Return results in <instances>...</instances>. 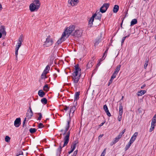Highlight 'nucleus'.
Wrapping results in <instances>:
<instances>
[{"label": "nucleus", "mask_w": 156, "mask_h": 156, "mask_svg": "<svg viewBox=\"0 0 156 156\" xmlns=\"http://www.w3.org/2000/svg\"><path fill=\"white\" fill-rule=\"evenodd\" d=\"M75 71L72 73V80L74 85L77 86V83H78L80 78V74H79V72L80 71L81 69L79 67L78 64L75 66Z\"/></svg>", "instance_id": "nucleus-1"}, {"label": "nucleus", "mask_w": 156, "mask_h": 156, "mask_svg": "<svg viewBox=\"0 0 156 156\" xmlns=\"http://www.w3.org/2000/svg\"><path fill=\"white\" fill-rule=\"evenodd\" d=\"M100 11H96L95 13L94 14L91 16L88 22V26L89 27H92L94 18H95V19L98 20L99 21L101 20L102 14L100 13Z\"/></svg>", "instance_id": "nucleus-2"}, {"label": "nucleus", "mask_w": 156, "mask_h": 156, "mask_svg": "<svg viewBox=\"0 0 156 156\" xmlns=\"http://www.w3.org/2000/svg\"><path fill=\"white\" fill-rule=\"evenodd\" d=\"M54 43L53 39L50 35H48L46 38V40L44 42V47H47L51 46Z\"/></svg>", "instance_id": "nucleus-3"}, {"label": "nucleus", "mask_w": 156, "mask_h": 156, "mask_svg": "<svg viewBox=\"0 0 156 156\" xmlns=\"http://www.w3.org/2000/svg\"><path fill=\"white\" fill-rule=\"evenodd\" d=\"M75 27L74 25H71L67 27L62 34H65V36L67 38L74 30Z\"/></svg>", "instance_id": "nucleus-4"}, {"label": "nucleus", "mask_w": 156, "mask_h": 156, "mask_svg": "<svg viewBox=\"0 0 156 156\" xmlns=\"http://www.w3.org/2000/svg\"><path fill=\"white\" fill-rule=\"evenodd\" d=\"M70 133V131H69L67 132V134L65 136L64 139V144L62 147H64L65 146H66L68 144L69 141Z\"/></svg>", "instance_id": "nucleus-5"}, {"label": "nucleus", "mask_w": 156, "mask_h": 156, "mask_svg": "<svg viewBox=\"0 0 156 156\" xmlns=\"http://www.w3.org/2000/svg\"><path fill=\"white\" fill-rule=\"evenodd\" d=\"M109 6V4L108 3H104L101 7L100 11L102 13L105 12Z\"/></svg>", "instance_id": "nucleus-6"}, {"label": "nucleus", "mask_w": 156, "mask_h": 156, "mask_svg": "<svg viewBox=\"0 0 156 156\" xmlns=\"http://www.w3.org/2000/svg\"><path fill=\"white\" fill-rule=\"evenodd\" d=\"M66 38V37L65 36V34H62L61 37L55 43V46H58L59 44H61L62 42L64 41Z\"/></svg>", "instance_id": "nucleus-7"}, {"label": "nucleus", "mask_w": 156, "mask_h": 156, "mask_svg": "<svg viewBox=\"0 0 156 156\" xmlns=\"http://www.w3.org/2000/svg\"><path fill=\"white\" fill-rule=\"evenodd\" d=\"M82 34V31L81 30H75V32L72 34V35L77 37H81Z\"/></svg>", "instance_id": "nucleus-8"}, {"label": "nucleus", "mask_w": 156, "mask_h": 156, "mask_svg": "<svg viewBox=\"0 0 156 156\" xmlns=\"http://www.w3.org/2000/svg\"><path fill=\"white\" fill-rule=\"evenodd\" d=\"M30 10L31 12L37 11L39 7L34 5L33 4H30L29 6Z\"/></svg>", "instance_id": "nucleus-9"}, {"label": "nucleus", "mask_w": 156, "mask_h": 156, "mask_svg": "<svg viewBox=\"0 0 156 156\" xmlns=\"http://www.w3.org/2000/svg\"><path fill=\"white\" fill-rule=\"evenodd\" d=\"M21 124V119L20 118H16L14 122V126L16 127H19Z\"/></svg>", "instance_id": "nucleus-10"}, {"label": "nucleus", "mask_w": 156, "mask_h": 156, "mask_svg": "<svg viewBox=\"0 0 156 156\" xmlns=\"http://www.w3.org/2000/svg\"><path fill=\"white\" fill-rule=\"evenodd\" d=\"M67 124L66 125L65 128V129L64 131V133L63 134V135H65L66 134V133H67V131L69 129V125L71 123V120H70V119H68L67 121Z\"/></svg>", "instance_id": "nucleus-11"}, {"label": "nucleus", "mask_w": 156, "mask_h": 156, "mask_svg": "<svg viewBox=\"0 0 156 156\" xmlns=\"http://www.w3.org/2000/svg\"><path fill=\"white\" fill-rule=\"evenodd\" d=\"M68 2L71 5L73 6L76 5L78 3L79 1L78 0H69Z\"/></svg>", "instance_id": "nucleus-12"}, {"label": "nucleus", "mask_w": 156, "mask_h": 156, "mask_svg": "<svg viewBox=\"0 0 156 156\" xmlns=\"http://www.w3.org/2000/svg\"><path fill=\"white\" fill-rule=\"evenodd\" d=\"M0 32L3 34V35H6V32L5 31V27L3 25H1L0 27Z\"/></svg>", "instance_id": "nucleus-13"}, {"label": "nucleus", "mask_w": 156, "mask_h": 156, "mask_svg": "<svg viewBox=\"0 0 156 156\" xmlns=\"http://www.w3.org/2000/svg\"><path fill=\"white\" fill-rule=\"evenodd\" d=\"M103 109L108 116L110 117L111 116V114L108 110V107L106 105H104Z\"/></svg>", "instance_id": "nucleus-14"}, {"label": "nucleus", "mask_w": 156, "mask_h": 156, "mask_svg": "<svg viewBox=\"0 0 156 156\" xmlns=\"http://www.w3.org/2000/svg\"><path fill=\"white\" fill-rule=\"evenodd\" d=\"M31 4H33L34 5L38 6L39 8L41 5L39 0H34L33 3Z\"/></svg>", "instance_id": "nucleus-15"}, {"label": "nucleus", "mask_w": 156, "mask_h": 156, "mask_svg": "<svg viewBox=\"0 0 156 156\" xmlns=\"http://www.w3.org/2000/svg\"><path fill=\"white\" fill-rule=\"evenodd\" d=\"M80 92H76L74 95V102H75L76 101H77L79 98Z\"/></svg>", "instance_id": "nucleus-16"}, {"label": "nucleus", "mask_w": 156, "mask_h": 156, "mask_svg": "<svg viewBox=\"0 0 156 156\" xmlns=\"http://www.w3.org/2000/svg\"><path fill=\"white\" fill-rule=\"evenodd\" d=\"M76 108H75V106H71L70 107V109L69 110V115L71 113H72L73 115V113L75 110L76 109Z\"/></svg>", "instance_id": "nucleus-17"}, {"label": "nucleus", "mask_w": 156, "mask_h": 156, "mask_svg": "<svg viewBox=\"0 0 156 156\" xmlns=\"http://www.w3.org/2000/svg\"><path fill=\"white\" fill-rule=\"evenodd\" d=\"M146 92V91L145 90H141L138 91L136 94L138 96H141L144 94Z\"/></svg>", "instance_id": "nucleus-18"}, {"label": "nucleus", "mask_w": 156, "mask_h": 156, "mask_svg": "<svg viewBox=\"0 0 156 156\" xmlns=\"http://www.w3.org/2000/svg\"><path fill=\"white\" fill-rule=\"evenodd\" d=\"M38 94L40 97L42 98L44 96L45 93L42 90H40L38 91Z\"/></svg>", "instance_id": "nucleus-19"}, {"label": "nucleus", "mask_w": 156, "mask_h": 156, "mask_svg": "<svg viewBox=\"0 0 156 156\" xmlns=\"http://www.w3.org/2000/svg\"><path fill=\"white\" fill-rule=\"evenodd\" d=\"M119 9V6L118 5H115L113 8V11L114 13H116Z\"/></svg>", "instance_id": "nucleus-20"}, {"label": "nucleus", "mask_w": 156, "mask_h": 156, "mask_svg": "<svg viewBox=\"0 0 156 156\" xmlns=\"http://www.w3.org/2000/svg\"><path fill=\"white\" fill-rule=\"evenodd\" d=\"M94 65V62L91 61H90L87 64V69H89L91 67Z\"/></svg>", "instance_id": "nucleus-21"}, {"label": "nucleus", "mask_w": 156, "mask_h": 156, "mask_svg": "<svg viewBox=\"0 0 156 156\" xmlns=\"http://www.w3.org/2000/svg\"><path fill=\"white\" fill-rule=\"evenodd\" d=\"M50 69V67L48 65L46 67L45 69H44L43 72L44 74H46L49 72Z\"/></svg>", "instance_id": "nucleus-22"}, {"label": "nucleus", "mask_w": 156, "mask_h": 156, "mask_svg": "<svg viewBox=\"0 0 156 156\" xmlns=\"http://www.w3.org/2000/svg\"><path fill=\"white\" fill-rule=\"evenodd\" d=\"M101 42V38L100 37H98L95 40L94 43V46H97L99 43Z\"/></svg>", "instance_id": "nucleus-23"}, {"label": "nucleus", "mask_w": 156, "mask_h": 156, "mask_svg": "<svg viewBox=\"0 0 156 156\" xmlns=\"http://www.w3.org/2000/svg\"><path fill=\"white\" fill-rule=\"evenodd\" d=\"M62 147H61V146L60 145L59 147L58 148L57 150V155H58V156H60V154Z\"/></svg>", "instance_id": "nucleus-24"}, {"label": "nucleus", "mask_w": 156, "mask_h": 156, "mask_svg": "<svg viewBox=\"0 0 156 156\" xmlns=\"http://www.w3.org/2000/svg\"><path fill=\"white\" fill-rule=\"evenodd\" d=\"M123 114V106L121 103L120 104L119 106V114L122 115Z\"/></svg>", "instance_id": "nucleus-25"}, {"label": "nucleus", "mask_w": 156, "mask_h": 156, "mask_svg": "<svg viewBox=\"0 0 156 156\" xmlns=\"http://www.w3.org/2000/svg\"><path fill=\"white\" fill-rule=\"evenodd\" d=\"M137 23V19H133L132 20L131 22L130 26H133L134 25L136 24Z\"/></svg>", "instance_id": "nucleus-26"}, {"label": "nucleus", "mask_w": 156, "mask_h": 156, "mask_svg": "<svg viewBox=\"0 0 156 156\" xmlns=\"http://www.w3.org/2000/svg\"><path fill=\"white\" fill-rule=\"evenodd\" d=\"M121 66L120 65H119L117 66L115 70V71L114 72V73L118 74L120 69Z\"/></svg>", "instance_id": "nucleus-27"}, {"label": "nucleus", "mask_w": 156, "mask_h": 156, "mask_svg": "<svg viewBox=\"0 0 156 156\" xmlns=\"http://www.w3.org/2000/svg\"><path fill=\"white\" fill-rule=\"evenodd\" d=\"M41 103L44 105L46 104L47 103V100L46 98H43L41 100Z\"/></svg>", "instance_id": "nucleus-28"}, {"label": "nucleus", "mask_w": 156, "mask_h": 156, "mask_svg": "<svg viewBox=\"0 0 156 156\" xmlns=\"http://www.w3.org/2000/svg\"><path fill=\"white\" fill-rule=\"evenodd\" d=\"M78 141L77 140L73 142V144L71 146L72 147L74 148L75 149L76 146V144L78 143Z\"/></svg>", "instance_id": "nucleus-29"}, {"label": "nucleus", "mask_w": 156, "mask_h": 156, "mask_svg": "<svg viewBox=\"0 0 156 156\" xmlns=\"http://www.w3.org/2000/svg\"><path fill=\"white\" fill-rule=\"evenodd\" d=\"M33 115V113H30V112H28V111L26 114V116L28 117V118H30Z\"/></svg>", "instance_id": "nucleus-30"}, {"label": "nucleus", "mask_w": 156, "mask_h": 156, "mask_svg": "<svg viewBox=\"0 0 156 156\" xmlns=\"http://www.w3.org/2000/svg\"><path fill=\"white\" fill-rule=\"evenodd\" d=\"M30 132L31 133H34L36 132L37 131V129L34 128H31L29 130Z\"/></svg>", "instance_id": "nucleus-31"}, {"label": "nucleus", "mask_w": 156, "mask_h": 156, "mask_svg": "<svg viewBox=\"0 0 156 156\" xmlns=\"http://www.w3.org/2000/svg\"><path fill=\"white\" fill-rule=\"evenodd\" d=\"M149 60L148 58L146 59L145 62V63L144 64V68L145 69H146V68H147V67L148 65V62H149Z\"/></svg>", "instance_id": "nucleus-32"}, {"label": "nucleus", "mask_w": 156, "mask_h": 156, "mask_svg": "<svg viewBox=\"0 0 156 156\" xmlns=\"http://www.w3.org/2000/svg\"><path fill=\"white\" fill-rule=\"evenodd\" d=\"M49 89L48 84H46L43 87V90L45 91H48Z\"/></svg>", "instance_id": "nucleus-33"}, {"label": "nucleus", "mask_w": 156, "mask_h": 156, "mask_svg": "<svg viewBox=\"0 0 156 156\" xmlns=\"http://www.w3.org/2000/svg\"><path fill=\"white\" fill-rule=\"evenodd\" d=\"M129 35H130V34H129L128 35L126 36L125 37H123L122 38V41H121L122 45L123 44L126 38L128 37H129Z\"/></svg>", "instance_id": "nucleus-34"}, {"label": "nucleus", "mask_w": 156, "mask_h": 156, "mask_svg": "<svg viewBox=\"0 0 156 156\" xmlns=\"http://www.w3.org/2000/svg\"><path fill=\"white\" fill-rule=\"evenodd\" d=\"M108 48H109L107 47V48L106 50H105V52L103 54V58L104 57H105V58L106 57L108 53Z\"/></svg>", "instance_id": "nucleus-35"}, {"label": "nucleus", "mask_w": 156, "mask_h": 156, "mask_svg": "<svg viewBox=\"0 0 156 156\" xmlns=\"http://www.w3.org/2000/svg\"><path fill=\"white\" fill-rule=\"evenodd\" d=\"M117 74L114 72L111 77V79L113 80L116 77V76L117 75Z\"/></svg>", "instance_id": "nucleus-36"}, {"label": "nucleus", "mask_w": 156, "mask_h": 156, "mask_svg": "<svg viewBox=\"0 0 156 156\" xmlns=\"http://www.w3.org/2000/svg\"><path fill=\"white\" fill-rule=\"evenodd\" d=\"M10 138L8 136H6L5 138V141L7 142H9L10 141Z\"/></svg>", "instance_id": "nucleus-37"}, {"label": "nucleus", "mask_w": 156, "mask_h": 156, "mask_svg": "<svg viewBox=\"0 0 156 156\" xmlns=\"http://www.w3.org/2000/svg\"><path fill=\"white\" fill-rule=\"evenodd\" d=\"M22 43H21L18 42L17 45L16 46V49H19L20 47L21 46Z\"/></svg>", "instance_id": "nucleus-38"}, {"label": "nucleus", "mask_w": 156, "mask_h": 156, "mask_svg": "<svg viewBox=\"0 0 156 156\" xmlns=\"http://www.w3.org/2000/svg\"><path fill=\"white\" fill-rule=\"evenodd\" d=\"M152 122L156 123V114L153 117Z\"/></svg>", "instance_id": "nucleus-39"}, {"label": "nucleus", "mask_w": 156, "mask_h": 156, "mask_svg": "<svg viewBox=\"0 0 156 156\" xmlns=\"http://www.w3.org/2000/svg\"><path fill=\"white\" fill-rule=\"evenodd\" d=\"M106 148H105L103 151L101 153V154L100 156H105V153H106Z\"/></svg>", "instance_id": "nucleus-40"}, {"label": "nucleus", "mask_w": 156, "mask_h": 156, "mask_svg": "<svg viewBox=\"0 0 156 156\" xmlns=\"http://www.w3.org/2000/svg\"><path fill=\"white\" fill-rule=\"evenodd\" d=\"M119 139L118 138L116 137L114 139L113 141V144H115L116 143H117L118 141H119Z\"/></svg>", "instance_id": "nucleus-41"}, {"label": "nucleus", "mask_w": 156, "mask_h": 156, "mask_svg": "<svg viewBox=\"0 0 156 156\" xmlns=\"http://www.w3.org/2000/svg\"><path fill=\"white\" fill-rule=\"evenodd\" d=\"M37 114L39 115V117L38 118V120H41L42 118V114L41 113H38Z\"/></svg>", "instance_id": "nucleus-42"}, {"label": "nucleus", "mask_w": 156, "mask_h": 156, "mask_svg": "<svg viewBox=\"0 0 156 156\" xmlns=\"http://www.w3.org/2000/svg\"><path fill=\"white\" fill-rule=\"evenodd\" d=\"M130 146H131V145L128 144L126 146V147H125V151H126L127 150H128L129 149V148L130 147Z\"/></svg>", "instance_id": "nucleus-43"}, {"label": "nucleus", "mask_w": 156, "mask_h": 156, "mask_svg": "<svg viewBox=\"0 0 156 156\" xmlns=\"http://www.w3.org/2000/svg\"><path fill=\"white\" fill-rule=\"evenodd\" d=\"M122 114H119V115L118 116V120L119 121H120L122 120Z\"/></svg>", "instance_id": "nucleus-44"}, {"label": "nucleus", "mask_w": 156, "mask_h": 156, "mask_svg": "<svg viewBox=\"0 0 156 156\" xmlns=\"http://www.w3.org/2000/svg\"><path fill=\"white\" fill-rule=\"evenodd\" d=\"M16 51H15V55L16 57V59L17 60V55L18 54V49H15Z\"/></svg>", "instance_id": "nucleus-45"}, {"label": "nucleus", "mask_w": 156, "mask_h": 156, "mask_svg": "<svg viewBox=\"0 0 156 156\" xmlns=\"http://www.w3.org/2000/svg\"><path fill=\"white\" fill-rule=\"evenodd\" d=\"M23 41L22 37L21 36L19 38L18 42L19 43H22V42Z\"/></svg>", "instance_id": "nucleus-46"}, {"label": "nucleus", "mask_w": 156, "mask_h": 156, "mask_svg": "<svg viewBox=\"0 0 156 156\" xmlns=\"http://www.w3.org/2000/svg\"><path fill=\"white\" fill-rule=\"evenodd\" d=\"M138 132H136L134 133L133 134V136H132V137H133L134 138H135V139H136L137 136H138Z\"/></svg>", "instance_id": "nucleus-47"}, {"label": "nucleus", "mask_w": 156, "mask_h": 156, "mask_svg": "<svg viewBox=\"0 0 156 156\" xmlns=\"http://www.w3.org/2000/svg\"><path fill=\"white\" fill-rule=\"evenodd\" d=\"M44 126L43 125V124L42 123H40L38 126V127L39 128H41L43 127Z\"/></svg>", "instance_id": "nucleus-48"}, {"label": "nucleus", "mask_w": 156, "mask_h": 156, "mask_svg": "<svg viewBox=\"0 0 156 156\" xmlns=\"http://www.w3.org/2000/svg\"><path fill=\"white\" fill-rule=\"evenodd\" d=\"M78 151L77 150L75 151L73 153V154L72 155L73 156H76V155L77 154Z\"/></svg>", "instance_id": "nucleus-49"}, {"label": "nucleus", "mask_w": 156, "mask_h": 156, "mask_svg": "<svg viewBox=\"0 0 156 156\" xmlns=\"http://www.w3.org/2000/svg\"><path fill=\"white\" fill-rule=\"evenodd\" d=\"M69 108V106H65L64 108V110L65 111H66L68 110Z\"/></svg>", "instance_id": "nucleus-50"}, {"label": "nucleus", "mask_w": 156, "mask_h": 156, "mask_svg": "<svg viewBox=\"0 0 156 156\" xmlns=\"http://www.w3.org/2000/svg\"><path fill=\"white\" fill-rule=\"evenodd\" d=\"M113 80H112V79H110V80L109 82H108V86H109L111 84V83H112V81H113Z\"/></svg>", "instance_id": "nucleus-51"}, {"label": "nucleus", "mask_w": 156, "mask_h": 156, "mask_svg": "<svg viewBox=\"0 0 156 156\" xmlns=\"http://www.w3.org/2000/svg\"><path fill=\"white\" fill-rule=\"evenodd\" d=\"M26 119H27L26 118H25L24 119V120L23 122V127H24V126H25V122L26 120Z\"/></svg>", "instance_id": "nucleus-52"}, {"label": "nucleus", "mask_w": 156, "mask_h": 156, "mask_svg": "<svg viewBox=\"0 0 156 156\" xmlns=\"http://www.w3.org/2000/svg\"><path fill=\"white\" fill-rule=\"evenodd\" d=\"M154 128V127L153 126V127L151 126V128L149 129V132H151L153 130Z\"/></svg>", "instance_id": "nucleus-53"}, {"label": "nucleus", "mask_w": 156, "mask_h": 156, "mask_svg": "<svg viewBox=\"0 0 156 156\" xmlns=\"http://www.w3.org/2000/svg\"><path fill=\"white\" fill-rule=\"evenodd\" d=\"M53 79L54 80H55V78H56V77H57V74L56 73H54L53 75Z\"/></svg>", "instance_id": "nucleus-54"}, {"label": "nucleus", "mask_w": 156, "mask_h": 156, "mask_svg": "<svg viewBox=\"0 0 156 156\" xmlns=\"http://www.w3.org/2000/svg\"><path fill=\"white\" fill-rule=\"evenodd\" d=\"M155 123H154V122H151V126H152V127L153 126L154 127H155V126H156V125L155 124Z\"/></svg>", "instance_id": "nucleus-55"}, {"label": "nucleus", "mask_w": 156, "mask_h": 156, "mask_svg": "<svg viewBox=\"0 0 156 156\" xmlns=\"http://www.w3.org/2000/svg\"><path fill=\"white\" fill-rule=\"evenodd\" d=\"M136 139H135V138H134L133 137H132L130 139L133 142Z\"/></svg>", "instance_id": "nucleus-56"}, {"label": "nucleus", "mask_w": 156, "mask_h": 156, "mask_svg": "<svg viewBox=\"0 0 156 156\" xmlns=\"http://www.w3.org/2000/svg\"><path fill=\"white\" fill-rule=\"evenodd\" d=\"M105 121L104 122H102L99 125V126L100 127L101 126H102L105 123Z\"/></svg>", "instance_id": "nucleus-57"}, {"label": "nucleus", "mask_w": 156, "mask_h": 156, "mask_svg": "<svg viewBox=\"0 0 156 156\" xmlns=\"http://www.w3.org/2000/svg\"><path fill=\"white\" fill-rule=\"evenodd\" d=\"M46 74H44V72H43L42 73V74L41 75V77L42 79L44 78V77L45 76H46Z\"/></svg>", "instance_id": "nucleus-58"}, {"label": "nucleus", "mask_w": 156, "mask_h": 156, "mask_svg": "<svg viewBox=\"0 0 156 156\" xmlns=\"http://www.w3.org/2000/svg\"><path fill=\"white\" fill-rule=\"evenodd\" d=\"M77 101H76V102L74 104V105L73 106H75V107L76 108V107L77 106Z\"/></svg>", "instance_id": "nucleus-59"}, {"label": "nucleus", "mask_w": 156, "mask_h": 156, "mask_svg": "<svg viewBox=\"0 0 156 156\" xmlns=\"http://www.w3.org/2000/svg\"><path fill=\"white\" fill-rule=\"evenodd\" d=\"M146 84H143V85H142L141 87V89H143L144 88V87L146 86Z\"/></svg>", "instance_id": "nucleus-60"}, {"label": "nucleus", "mask_w": 156, "mask_h": 156, "mask_svg": "<svg viewBox=\"0 0 156 156\" xmlns=\"http://www.w3.org/2000/svg\"><path fill=\"white\" fill-rule=\"evenodd\" d=\"M122 23L121 24V28H122V23H123V20L124 19V18H122Z\"/></svg>", "instance_id": "nucleus-61"}, {"label": "nucleus", "mask_w": 156, "mask_h": 156, "mask_svg": "<svg viewBox=\"0 0 156 156\" xmlns=\"http://www.w3.org/2000/svg\"><path fill=\"white\" fill-rule=\"evenodd\" d=\"M133 143V142L131 140H130L129 142L128 143V144H129L130 145H131Z\"/></svg>", "instance_id": "nucleus-62"}, {"label": "nucleus", "mask_w": 156, "mask_h": 156, "mask_svg": "<svg viewBox=\"0 0 156 156\" xmlns=\"http://www.w3.org/2000/svg\"><path fill=\"white\" fill-rule=\"evenodd\" d=\"M122 136H121V135H119V134L117 136V137L119 139L120 138H121V137H122Z\"/></svg>", "instance_id": "nucleus-63"}, {"label": "nucleus", "mask_w": 156, "mask_h": 156, "mask_svg": "<svg viewBox=\"0 0 156 156\" xmlns=\"http://www.w3.org/2000/svg\"><path fill=\"white\" fill-rule=\"evenodd\" d=\"M125 131H126V129H124L121 132L123 134L125 132Z\"/></svg>", "instance_id": "nucleus-64"}]
</instances>
